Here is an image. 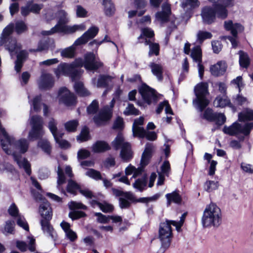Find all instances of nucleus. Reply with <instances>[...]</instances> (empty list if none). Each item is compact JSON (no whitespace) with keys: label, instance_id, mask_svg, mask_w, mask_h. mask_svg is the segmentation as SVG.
Here are the masks:
<instances>
[{"label":"nucleus","instance_id":"19","mask_svg":"<svg viewBox=\"0 0 253 253\" xmlns=\"http://www.w3.org/2000/svg\"><path fill=\"white\" fill-rule=\"evenodd\" d=\"M162 10L156 13V19L162 23L168 21L169 16L171 14L170 6L168 3H164L162 6Z\"/></svg>","mask_w":253,"mask_h":253},{"label":"nucleus","instance_id":"31","mask_svg":"<svg viewBox=\"0 0 253 253\" xmlns=\"http://www.w3.org/2000/svg\"><path fill=\"white\" fill-rule=\"evenodd\" d=\"M15 32L17 35H21L23 33L26 32L28 30V27L27 24L23 20H17L15 23L14 24Z\"/></svg>","mask_w":253,"mask_h":253},{"label":"nucleus","instance_id":"58","mask_svg":"<svg viewBox=\"0 0 253 253\" xmlns=\"http://www.w3.org/2000/svg\"><path fill=\"white\" fill-rule=\"evenodd\" d=\"M17 224L26 231H29V226L23 216L19 215L17 217Z\"/></svg>","mask_w":253,"mask_h":253},{"label":"nucleus","instance_id":"54","mask_svg":"<svg viewBox=\"0 0 253 253\" xmlns=\"http://www.w3.org/2000/svg\"><path fill=\"white\" fill-rule=\"evenodd\" d=\"M86 215L85 213L82 211H74L69 212V216L72 220H76Z\"/></svg>","mask_w":253,"mask_h":253},{"label":"nucleus","instance_id":"32","mask_svg":"<svg viewBox=\"0 0 253 253\" xmlns=\"http://www.w3.org/2000/svg\"><path fill=\"white\" fill-rule=\"evenodd\" d=\"M104 12L107 16H112L115 11V7L111 0H103Z\"/></svg>","mask_w":253,"mask_h":253},{"label":"nucleus","instance_id":"8","mask_svg":"<svg viewBox=\"0 0 253 253\" xmlns=\"http://www.w3.org/2000/svg\"><path fill=\"white\" fill-rule=\"evenodd\" d=\"M30 123L32 126V129L29 133V139L34 140L42 138L44 134L42 118L37 115L33 116L30 118Z\"/></svg>","mask_w":253,"mask_h":253},{"label":"nucleus","instance_id":"11","mask_svg":"<svg viewBox=\"0 0 253 253\" xmlns=\"http://www.w3.org/2000/svg\"><path fill=\"white\" fill-rule=\"evenodd\" d=\"M58 97L59 102L67 106L75 105L76 103V97L65 87L60 88Z\"/></svg>","mask_w":253,"mask_h":253},{"label":"nucleus","instance_id":"39","mask_svg":"<svg viewBox=\"0 0 253 253\" xmlns=\"http://www.w3.org/2000/svg\"><path fill=\"white\" fill-rule=\"evenodd\" d=\"M49 47V40L48 39H42L38 43V47L36 49H30V51L41 52L48 50Z\"/></svg>","mask_w":253,"mask_h":253},{"label":"nucleus","instance_id":"28","mask_svg":"<svg viewBox=\"0 0 253 253\" xmlns=\"http://www.w3.org/2000/svg\"><path fill=\"white\" fill-rule=\"evenodd\" d=\"M238 120L241 122L253 120V110L246 108L238 114Z\"/></svg>","mask_w":253,"mask_h":253},{"label":"nucleus","instance_id":"43","mask_svg":"<svg viewBox=\"0 0 253 253\" xmlns=\"http://www.w3.org/2000/svg\"><path fill=\"white\" fill-rule=\"evenodd\" d=\"M38 146L46 154H50L51 146L49 142L46 139H41L38 142Z\"/></svg>","mask_w":253,"mask_h":253},{"label":"nucleus","instance_id":"17","mask_svg":"<svg viewBox=\"0 0 253 253\" xmlns=\"http://www.w3.org/2000/svg\"><path fill=\"white\" fill-rule=\"evenodd\" d=\"M201 16L204 23L211 24L214 22L215 19V12L212 7H204L201 12Z\"/></svg>","mask_w":253,"mask_h":253},{"label":"nucleus","instance_id":"57","mask_svg":"<svg viewBox=\"0 0 253 253\" xmlns=\"http://www.w3.org/2000/svg\"><path fill=\"white\" fill-rule=\"evenodd\" d=\"M161 172L162 173L167 176H169L170 171V166L169 163L168 161H165L161 167Z\"/></svg>","mask_w":253,"mask_h":253},{"label":"nucleus","instance_id":"25","mask_svg":"<svg viewBox=\"0 0 253 253\" xmlns=\"http://www.w3.org/2000/svg\"><path fill=\"white\" fill-rule=\"evenodd\" d=\"M213 104L216 107L223 108L226 106L232 107L230 99L225 95H218L215 99Z\"/></svg>","mask_w":253,"mask_h":253},{"label":"nucleus","instance_id":"59","mask_svg":"<svg viewBox=\"0 0 253 253\" xmlns=\"http://www.w3.org/2000/svg\"><path fill=\"white\" fill-rule=\"evenodd\" d=\"M186 215V213H184L181 215V216L180 217V219L179 221L177 222L175 220H171L170 222L172 224V225L175 226L176 229L177 231H179L181 226H182L184 219L185 218Z\"/></svg>","mask_w":253,"mask_h":253},{"label":"nucleus","instance_id":"49","mask_svg":"<svg viewBox=\"0 0 253 253\" xmlns=\"http://www.w3.org/2000/svg\"><path fill=\"white\" fill-rule=\"evenodd\" d=\"M85 175L96 180L102 179L100 172L92 169H88Z\"/></svg>","mask_w":253,"mask_h":253},{"label":"nucleus","instance_id":"47","mask_svg":"<svg viewBox=\"0 0 253 253\" xmlns=\"http://www.w3.org/2000/svg\"><path fill=\"white\" fill-rule=\"evenodd\" d=\"M124 114L126 116L129 115H138L140 114L139 111L136 109L133 104L129 103L124 111Z\"/></svg>","mask_w":253,"mask_h":253},{"label":"nucleus","instance_id":"61","mask_svg":"<svg viewBox=\"0 0 253 253\" xmlns=\"http://www.w3.org/2000/svg\"><path fill=\"white\" fill-rule=\"evenodd\" d=\"M41 101V96L38 95L34 97L31 105L35 111L38 112L40 110V104Z\"/></svg>","mask_w":253,"mask_h":253},{"label":"nucleus","instance_id":"6","mask_svg":"<svg viewBox=\"0 0 253 253\" xmlns=\"http://www.w3.org/2000/svg\"><path fill=\"white\" fill-rule=\"evenodd\" d=\"M170 220H166V222L160 224L159 230V239L161 243V246L158 253H164L169 248L172 238V232L170 222Z\"/></svg>","mask_w":253,"mask_h":253},{"label":"nucleus","instance_id":"64","mask_svg":"<svg viewBox=\"0 0 253 253\" xmlns=\"http://www.w3.org/2000/svg\"><path fill=\"white\" fill-rule=\"evenodd\" d=\"M48 127L53 135H55V132L57 131V123L53 118H51L48 124Z\"/></svg>","mask_w":253,"mask_h":253},{"label":"nucleus","instance_id":"33","mask_svg":"<svg viewBox=\"0 0 253 253\" xmlns=\"http://www.w3.org/2000/svg\"><path fill=\"white\" fill-rule=\"evenodd\" d=\"M74 86L76 93L80 96H86L89 95V91L84 87L82 82H75Z\"/></svg>","mask_w":253,"mask_h":253},{"label":"nucleus","instance_id":"46","mask_svg":"<svg viewBox=\"0 0 253 253\" xmlns=\"http://www.w3.org/2000/svg\"><path fill=\"white\" fill-rule=\"evenodd\" d=\"M99 110V103L97 100H94L86 108L88 114H95Z\"/></svg>","mask_w":253,"mask_h":253},{"label":"nucleus","instance_id":"24","mask_svg":"<svg viewBox=\"0 0 253 253\" xmlns=\"http://www.w3.org/2000/svg\"><path fill=\"white\" fill-rule=\"evenodd\" d=\"M149 66L151 68L152 74L157 77V79L160 81H162L164 70L163 66L155 62H151Z\"/></svg>","mask_w":253,"mask_h":253},{"label":"nucleus","instance_id":"48","mask_svg":"<svg viewBox=\"0 0 253 253\" xmlns=\"http://www.w3.org/2000/svg\"><path fill=\"white\" fill-rule=\"evenodd\" d=\"M89 137V130L88 128L86 126H84L80 134L77 137V139L78 141H80V142L85 141L88 140Z\"/></svg>","mask_w":253,"mask_h":253},{"label":"nucleus","instance_id":"1","mask_svg":"<svg viewBox=\"0 0 253 253\" xmlns=\"http://www.w3.org/2000/svg\"><path fill=\"white\" fill-rule=\"evenodd\" d=\"M103 64L96 59L95 54L89 52L84 55V59L77 58L71 64L62 63L59 65L55 73L57 76L60 75L69 76L72 81L80 79L83 71L80 69L83 66L87 70H96L102 67Z\"/></svg>","mask_w":253,"mask_h":253},{"label":"nucleus","instance_id":"50","mask_svg":"<svg viewBox=\"0 0 253 253\" xmlns=\"http://www.w3.org/2000/svg\"><path fill=\"white\" fill-rule=\"evenodd\" d=\"M166 197L167 199L170 198L172 202L176 204H180L182 200L180 195L176 191L167 194Z\"/></svg>","mask_w":253,"mask_h":253},{"label":"nucleus","instance_id":"14","mask_svg":"<svg viewBox=\"0 0 253 253\" xmlns=\"http://www.w3.org/2000/svg\"><path fill=\"white\" fill-rule=\"evenodd\" d=\"M190 56L193 61L198 63L199 76L201 79H202L204 73V67L201 64L202 54L200 46L198 45L194 46L192 49Z\"/></svg>","mask_w":253,"mask_h":253},{"label":"nucleus","instance_id":"7","mask_svg":"<svg viewBox=\"0 0 253 253\" xmlns=\"http://www.w3.org/2000/svg\"><path fill=\"white\" fill-rule=\"evenodd\" d=\"M116 150L121 148L120 156L124 162L129 161L133 157L131 146L128 142H126L121 133H119L112 143Z\"/></svg>","mask_w":253,"mask_h":253},{"label":"nucleus","instance_id":"51","mask_svg":"<svg viewBox=\"0 0 253 253\" xmlns=\"http://www.w3.org/2000/svg\"><path fill=\"white\" fill-rule=\"evenodd\" d=\"M15 222L13 220H7L5 222L3 233L13 234L14 231Z\"/></svg>","mask_w":253,"mask_h":253},{"label":"nucleus","instance_id":"4","mask_svg":"<svg viewBox=\"0 0 253 253\" xmlns=\"http://www.w3.org/2000/svg\"><path fill=\"white\" fill-rule=\"evenodd\" d=\"M99 29L96 26H92L87 30L81 37L77 39L74 44L64 49L61 52L62 57L66 58H72L75 55L74 45H80L87 43L89 40L93 39L98 34Z\"/></svg>","mask_w":253,"mask_h":253},{"label":"nucleus","instance_id":"13","mask_svg":"<svg viewBox=\"0 0 253 253\" xmlns=\"http://www.w3.org/2000/svg\"><path fill=\"white\" fill-rule=\"evenodd\" d=\"M139 92L141 95L144 101L148 104H150L152 102H156L157 101L155 90L145 84H142L139 88Z\"/></svg>","mask_w":253,"mask_h":253},{"label":"nucleus","instance_id":"3","mask_svg":"<svg viewBox=\"0 0 253 253\" xmlns=\"http://www.w3.org/2000/svg\"><path fill=\"white\" fill-rule=\"evenodd\" d=\"M222 221L220 208L214 203L207 206L204 211L202 218V225L204 227L211 226L217 227Z\"/></svg>","mask_w":253,"mask_h":253},{"label":"nucleus","instance_id":"60","mask_svg":"<svg viewBox=\"0 0 253 253\" xmlns=\"http://www.w3.org/2000/svg\"><path fill=\"white\" fill-rule=\"evenodd\" d=\"M57 174V186L58 188H59V186L65 182L66 178L63 171L62 170L60 167H58V168Z\"/></svg>","mask_w":253,"mask_h":253},{"label":"nucleus","instance_id":"15","mask_svg":"<svg viewBox=\"0 0 253 253\" xmlns=\"http://www.w3.org/2000/svg\"><path fill=\"white\" fill-rule=\"evenodd\" d=\"M155 150V146L152 143L147 142L145 144V149L142 153L141 159V164L142 166H147Z\"/></svg>","mask_w":253,"mask_h":253},{"label":"nucleus","instance_id":"12","mask_svg":"<svg viewBox=\"0 0 253 253\" xmlns=\"http://www.w3.org/2000/svg\"><path fill=\"white\" fill-rule=\"evenodd\" d=\"M57 23L54 26L60 33H67L70 26L66 24L69 22L68 13L64 10H59L56 13Z\"/></svg>","mask_w":253,"mask_h":253},{"label":"nucleus","instance_id":"2","mask_svg":"<svg viewBox=\"0 0 253 253\" xmlns=\"http://www.w3.org/2000/svg\"><path fill=\"white\" fill-rule=\"evenodd\" d=\"M39 213L42 217L40 224L43 232L55 241L57 234L50 222L52 217V210L48 201L44 202L40 205Z\"/></svg>","mask_w":253,"mask_h":253},{"label":"nucleus","instance_id":"34","mask_svg":"<svg viewBox=\"0 0 253 253\" xmlns=\"http://www.w3.org/2000/svg\"><path fill=\"white\" fill-rule=\"evenodd\" d=\"M147 183V178L146 175H143L141 178L136 179L132 185L134 188L142 192L146 186Z\"/></svg>","mask_w":253,"mask_h":253},{"label":"nucleus","instance_id":"55","mask_svg":"<svg viewBox=\"0 0 253 253\" xmlns=\"http://www.w3.org/2000/svg\"><path fill=\"white\" fill-rule=\"evenodd\" d=\"M214 122H215L217 125L221 126L226 122V117L222 113H216Z\"/></svg>","mask_w":253,"mask_h":253},{"label":"nucleus","instance_id":"37","mask_svg":"<svg viewBox=\"0 0 253 253\" xmlns=\"http://www.w3.org/2000/svg\"><path fill=\"white\" fill-rule=\"evenodd\" d=\"M145 44L149 45V51L148 55L149 56H151L154 54L158 55L159 53V45L156 43H152L149 40L145 39Z\"/></svg>","mask_w":253,"mask_h":253},{"label":"nucleus","instance_id":"63","mask_svg":"<svg viewBox=\"0 0 253 253\" xmlns=\"http://www.w3.org/2000/svg\"><path fill=\"white\" fill-rule=\"evenodd\" d=\"M48 127L53 135H55V132L57 131V123L53 118H51L48 124Z\"/></svg>","mask_w":253,"mask_h":253},{"label":"nucleus","instance_id":"16","mask_svg":"<svg viewBox=\"0 0 253 253\" xmlns=\"http://www.w3.org/2000/svg\"><path fill=\"white\" fill-rule=\"evenodd\" d=\"M133 136L140 138H146L149 141H154L157 138V135L155 132L146 130L143 127L133 128Z\"/></svg>","mask_w":253,"mask_h":253},{"label":"nucleus","instance_id":"9","mask_svg":"<svg viewBox=\"0 0 253 253\" xmlns=\"http://www.w3.org/2000/svg\"><path fill=\"white\" fill-rule=\"evenodd\" d=\"M253 128V122L247 123L235 122L230 126H225L223 131L225 133L228 134L230 135H235L239 133H243L245 135H248Z\"/></svg>","mask_w":253,"mask_h":253},{"label":"nucleus","instance_id":"42","mask_svg":"<svg viewBox=\"0 0 253 253\" xmlns=\"http://www.w3.org/2000/svg\"><path fill=\"white\" fill-rule=\"evenodd\" d=\"M212 34L209 32L199 31L197 34V41L202 43L205 40L212 38Z\"/></svg>","mask_w":253,"mask_h":253},{"label":"nucleus","instance_id":"30","mask_svg":"<svg viewBox=\"0 0 253 253\" xmlns=\"http://www.w3.org/2000/svg\"><path fill=\"white\" fill-rule=\"evenodd\" d=\"M112 191L113 194L116 197H120L122 196L123 197H125L128 200H130L131 202L135 201V197L134 195L130 192H124L122 190L113 188H112Z\"/></svg>","mask_w":253,"mask_h":253},{"label":"nucleus","instance_id":"26","mask_svg":"<svg viewBox=\"0 0 253 253\" xmlns=\"http://www.w3.org/2000/svg\"><path fill=\"white\" fill-rule=\"evenodd\" d=\"M27 54L26 51L21 50L17 55V59L15 61L14 69L17 73L20 72L23 63L27 56Z\"/></svg>","mask_w":253,"mask_h":253},{"label":"nucleus","instance_id":"21","mask_svg":"<svg viewBox=\"0 0 253 253\" xmlns=\"http://www.w3.org/2000/svg\"><path fill=\"white\" fill-rule=\"evenodd\" d=\"M226 64L224 61H219L210 68L211 74L214 76L222 75L226 70Z\"/></svg>","mask_w":253,"mask_h":253},{"label":"nucleus","instance_id":"35","mask_svg":"<svg viewBox=\"0 0 253 253\" xmlns=\"http://www.w3.org/2000/svg\"><path fill=\"white\" fill-rule=\"evenodd\" d=\"M213 9L218 18L224 19L227 17L228 12L225 6L217 4L215 5Z\"/></svg>","mask_w":253,"mask_h":253},{"label":"nucleus","instance_id":"22","mask_svg":"<svg viewBox=\"0 0 253 253\" xmlns=\"http://www.w3.org/2000/svg\"><path fill=\"white\" fill-rule=\"evenodd\" d=\"M14 23H10L3 29L0 36V46L3 44L5 46L6 42L9 38V35L14 32Z\"/></svg>","mask_w":253,"mask_h":253},{"label":"nucleus","instance_id":"36","mask_svg":"<svg viewBox=\"0 0 253 253\" xmlns=\"http://www.w3.org/2000/svg\"><path fill=\"white\" fill-rule=\"evenodd\" d=\"M240 65L244 68H248L250 64V59L248 54L242 50L239 51Z\"/></svg>","mask_w":253,"mask_h":253},{"label":"nucleus","instance_id":"38","mask_svg":"<svg viewBox=\"0 0 253 253\" xmlns=\"http://www.w3.org/2000/svg\"><path fill=\"white\" fill-rule=\"evenodd\" d=\"M80 189H81V187L77 182L72 179L68 180L67 186V191L68 193L76 195L77 191H80Z\"/></svg>","mask_w":253,"mask_h":253},{"label":"nucleus","instance_id":"41","mask_svg":"<svg viewBox=\"0 0 253 253\" xmlns=\"http://www.w3.org/2000/svg\"><path fill=\"white\" fill-rule=\"evenodd\" d=\"M79 126V122L77 120L68 121L64 124L65 129L69 132H75Z\"/></svg>","mask_w":253,"mask_h":253},{"label":"nucleus","instance_id":"62","mask_svg":"<svg viewBox=\"0 0 253 253\" xmlns=\"http://www.w3.org/2000/svg\"><path fill=\"white\" fill-rule=\"evenodd\" d=\"M69 207L71 210L83 209L86 210L87 207L82 203L72 201L69 204Z\"/></svg>","mask_w":253,"mask_h":253},{"label":"nucleus","instance_id":"29","mask_svg":"<svg viewBox=\"0 0 253 253\" xmlns=\"http://www.w3.org/2000/svg\"><path fill=\"white\" fill-rule=\"evenodd\" d=\"M113 77L111 76L106 75H100L98 77L97 82L96 84L97 87H107L109 83L111 82Z\"/></svg>","mask_w":253,"mask_h":253},{"label":"nucleus","instance_id":"10","mask_svg":"<svg viewBox=\"0 0 253 253\" xmlns=\"http://www.w3.org/2000/svg\"><path fill=\"white\" fill-rule=\"evenodd\" d=\"M112 115L111 108L106 105L94 116L93 121L97 126H104L111 120Z\"/></svg>","mask_w":253,"mask_h":253},{"label":"nucleus","instance_id":"40","mask_svg":"<svg viewBox=\"0 0 253 253\" xmlns=\"http://www.w3.org/2000/svg\"><path fill=\"white\" fill-rule=\"evenodd\" d=\"M200 113H201L200 116L202 118L209 122H214V118L216 113L213 112L211 109L208 108L203 113H202V112Z\"/></svg>","mask_w":253,"mask_h":253},{"label":"nucleus","instance_id":"5","mask_svg":"<svg viewBox=\"0 0 253 253\" xmlns=\"http://www.w3.org/2000/svg\"><path fill=\"white\" fill-rule=\"evenodd\" d=\"M194 91L196 97L193 100V104L198 112H202L210 103V101L206 97L209 93L208 84L201 83L195 86Z\"/></svg>","mask_w":253,"mask_h":253},{"label":"nucleus","instance_id":"53","mask_svg":"<svg viewBox=\"0 0 253 253\" xmlns=\"http://www.w3.org/2000/svg\"><path fill=\"white\" fill-rule=\"evenodd\" d=\"M133 202L124 197H120L119 199V207L122 209H128L131 206V203Z\"/></svg>","mask_w":253,"mask_h":253},{"label":"nucleus","instance_id":"18","mask_svg":"<svg viewBox=\"0 0 253 253\" xmlns=\"http://www.w3.org/2000/svg\"><path fill=\"white\" fill-rule=\"evenodd\" d=\"M54 84L53 77L49 74H42L38 82L39 87L41 89L47 90Z\"/></svg>","mask_w":253,"mask_h":253},{"label":"nucleus","instance_id":"44","mask_svg":"<svg viewBox=\"0 0 253 253\" xmlns=\"http://www.w3.org/2000/svg\"><path fill=\"white\" fill-rule=\"evenodd\" d=\"M27 3L31 12L36 14H39L41 10L43 8L42 4L35 3L31 1H28Z\"/></svg>","mask_w":253,"mask_h":253},{"label":"nucleus","instance_id":"23","mask_svg":"<svg viewBox=\"0 0 253 253\" xmlns=\"http://www.w3.org/2000/svg\"><path fill=\"white\" fill-rule=\"evenodd\" d=\"M224 28L226 30L230 31L231 34L234 37L237 36L238 31L243 30V27L240 24H233L231 20L224 22Z\"/></svg>","mask_w":253,"mask_h":253},{"label":"nucleus","instance_id":"20","mask_svg":"<svg viewBox=\"0 0 253 253\" xmlns=\"http://www.w3.org/2000/svg\"><path fill=\"white\" fill-rule=\"evenodd\" d=\"M12 35H9V38L5 43V49L10 52L11 56L13 52L17 53L21 48V44L17 43L16 39Z\"/></svg>","mask_w":253,"mask_h":253},{"label":"nucleus","instance_id":"52","mask_svg":"<svg viewBox=\"0 0 253 253\" xmlns=\"http://www.w3.org/2000/svg\"><path fill=\"white\" fill-rule=\"evenodd\" d=\"M205 189L208 192L215 190L218 187V182L214 181H207L204 185Z\"/></svg>","mask_w":253,"mask_h":253},{"label":"nucleus","instance_id":"56","mask_svg":"<svg viewBox=\"0 0 253 253\" xmlns=\"http://www.w3.org/2000/svg\"><path fill=\"white\" fill-rule=\"evenodd\" d=\"M108 37L107 35H106L104 39L102 40V41H98V40H94L93 41L90 42L89 43H88V45L89 46H93L94 44H95L96 45V49L98 48V46L101 44L102 43H103V42H112L116 46H117L116 44L113 42H112L110 40H108Z\"/></svg>","mask_w":253,"mask_h":253},{"label":"nucleus","instance_id":"27","mask_svg":"<svg viewBox=\"0 0 253 253\" xmlns=\"http://www.w3.org/2000/svg\"><path fill=\"white\" fill-rule=\"evenodd\" d=\"M111 149L110 145L105 141H97L92 147V150L94 153H102Z\"/></svg>","mask_w":253,"mask_h":253},{"label":"nucleus","instance_id":"45","mask_svg":"<svg viewBox=\"0 0 253 253\" xmlns=\"http://www.w3.org/2000/svg\"><path fill=\"white\" fill-rule=\"evenodd\" d=\"M154 36V31L149 28H145L141 30V34L139 36L138 39L140 40L141 39L145 40L146 38H152Z\"/></svg>","mask_w":253,"mask_h":253}]
</instances>
